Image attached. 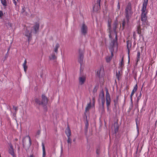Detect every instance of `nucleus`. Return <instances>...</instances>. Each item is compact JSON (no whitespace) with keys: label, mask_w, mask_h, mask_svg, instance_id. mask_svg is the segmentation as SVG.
I'll return each instance as SVG.
<instances>
[{"label":"nucleus","mask_w":157,"mask_h":157,"mask_svg":"<svg viewBox=\"0 0 157 157\" xmlns=\"http://www.w3.org/2000/svg\"><path fill=\"white\" fill-rule=\"evenodd\" d=\"M25 138H28L29 139V144H30V145H31V140L30 137L29 136H26L25 137Z\"/></svg>","instance_id":"c85d7f7f"},{"label":"nucleus","mask_w":157,"mask_h":157,"mask_svg":"<svg viewBox=\"0 0 157 157\" xmlns=\"http://www.w3.org/2000/svg\"><path fill=\"white\" fill-rule=\"evenodd\" d=\"M106 90V105L108 107V106L110 105V95L108 92V89L105 88Z\"/></svg>","instance_id":"423d86ee"},{"label":"nucleus","mask_w":157,"mask_h":157,"mask_svg":"<svg viewBox=\"0 0 157 157\" xmlns=\"http://www.w3.org/2000/svg\"><path fill=\"white\" fill-rule=\"evenodd\" d=\"M22 10H23V11H22L23 12H25V10L24 8H23Z\"/></svg>","instance_id":"79ce46f5"},{"label":"nucleus","mask_w":157,"mask_h":157,"mask_svg":"<svg viewBox=\"0 0 157 157\" xmlns=\"http://www.w3.org/2000/svg\"><path fill=\"white\" fill-rule=\"evenodd\" d=\"M117 129H118V128H116V129H115V131H116H116H117Z\"/></svg>","instance_id":"c03bdc74"},{"label":"nucleus","mask_w":157,"mask_h":157,"mask_svg":"<svg viewBox=\"0 0 157 157\" xmlns=\"http://www.w3.org/2000/svg\"><path fill=\"white\" fill-rule=\"evenodd\" d=\"M3 15V13L2 11H0V17H2Z\"/></svg>","instance_id":"72a5a7b5"},{"label":"nucleus","mask_w":157,"mask_h":157,"mask_svg":"<svg viewBox=\"0 0 157 157\" xmlns=\"http://www.w3.org/2000/svg\"><path fill=\"white\" fill-rule=\"evenodd\" d=\"M142 29H141L140 27V25H138L137 26V31L138 33L141 35L142 33Z\"/></svg>","instance_id":"aec40b11"},{"label":"nucleus","mask_w":157,"mask_h":157,"mask_svg":"<svg viewBox=\"0 0 157 157\" xmlns=\"http://www.w3.org/2000/svg\"><path fill=\"white\" fill-rule=\"evenodd\" d=\"M91 107V103L90 102L88 104L87 106L86 107L85 109V113L89 111ZM86 113H85V114Z\"/></svg>","instance_id":"5701e85b"},{"label":"nucleus","mask_w":157,"mask_h":157,"mask_svg":"<svg viewBox=\"0 0 157 157\" xmlns=\"http://www.w3.org/2000/svg\"><path fill=\"white\" fill-rule=\"evenodd\" d=\"M140 53L139 52H138L137 54V59H138L140 58Z\"/></svg>","instance_id":"473e14b6"},{"label":"nucleus","mask_w":157,"mask_h":157,"mask_svg":"<svg viewBox=\"0 0 157 157\" xmlns=\"http://www.w3.org/2000/svg\"><path fill=\"white\" fill-rule=\"evenodd\" d=\"M100 149L99 148H98L96 150V153L98 155L100 154Z\"/></svg>","instance_id":"7c9ffc66"},{"label":"nucleus","mask_w":157,"mask_h":157,"mask_svg":"<svg viewBox=\"0 0 157 157\" xmlns=\"http://www.w3.org/2000/svg\"><path fill=\"white\" fill-rule=\"evenodd\" d=\"M133 36L134 38V39H135V37H136V34H135V32H134L133 33Z\"/></svg>","instance_id":"c9c22d12"},{"label":"nucleus","mask_w":157,"mask_h":157,"mask_svg":"<svg viewBox=\"0 0 157 157\" xmlns=\"http://www.w3.org/2000/svg\"><path fill=\"white\" fill-rule=\"evenodd\" d=\"M98 87H95L94 90H93V92L94 93H95V92H96L97 91V89H98Z\"/></svg>","instance_id":"c756f323"},{"label":"nucleus","mask_w":157,"mask_h":157,"mask_svg":"<svg viewBox=\"0 0 157 157\" xmlns=\"http://www.w3.org/2000/svg\"><path fill=\"white\" fill-rule=\"evenodd\" d=\"M101 0H98L93 7V10L95 12L98 11L100 9V3Z\"/></svg>","instance_id":"0eeeda50"},{"label":"nucleus","mask_w":157,"mask_h":157,"mask_svg":"<svg viewBox=\"0 0 157 157\" xmlns=\"http://www.w3.org/2000/svg\"><path fill=\"white\" fill-rule=\"evenodd\" d=\"M9 146L10 147L9 148V153L13 156V157H16L12 144H10Z\"/></svg>","instance_id":"9d476101"},{"label":"nucleus","mask_w":157,"mask_h":157,"mask_svg":"<svg viewBox=\"0 0 157 157\" xmlns=\"http://www.w3.org/2000/svg\"><path fill=\"white\" fill-rule=\"evenodd\" d=\"M131 6V4L129 3L127 4L126 7L125 12L126 18L124 19L122 22V25L123 28L125 25L128 22L129 19L132 15Z\"/></svg>","instance_id":"f03ea898"},{"label":"nucleus","mask_w":157,"mask_h":157,"mask_svg":"<svg viewBox=\"0 0 157 157\" xmlns=\"http://www.w3.org/2000/svg\"><path fill=\"white\" fill-rule=\"evenodd\" d=\"M29 157H34V156L33 155H31Z\"/></svg>","instance_id":"a19ab883"},{"label":"nucleus","mask_w":157,"mask_h":157,"mask_svg":"<svg viewBox=\"0 0 157 157\" xmlns=\"http://www.w3.org/2000/svg\"><path fill=\"white\" fill-rule=\"evenodd\" d=\"M88 122H87L86 124V128L88 127Z\"/></svg>","instance_id":"4c0bfd02"},{"label":"nucleus","mask_w":157,"mask_h":157,"mask_svg":"<svg viewBox=\"0 0 157 157\" xmlns=\"http://www.w3.org/2000/svg\"><path fill=\"white\" fill-rule=\"evenodd\" d=\"M137 131H139V129H138V128H137Z\"/></svg>","instance_id":"de8ad7c7"},{"label":"nucleus","mask_w":157,"mask_h":157,"mask_svg":"<svg viewBox=\"0 0 157 157\" xmlns=\"http://www.w3.org/2000/svg\"><path fill=\"white\" fill-rule=\"evenodd\" d=\"M39 28V24L37 23H36L33 27L34 31V33L36 34L38 31Z\"/></svg>","instance_id":"4468645a"},{"label":"nucleus","mask_w":157,"mask_h":157,"mask_svg":"<svg viewBox=\"0 0 157 157\" xmlns=\"http://www.w3.org/2000/svg\"><path fill=\"white\" fill-rule=\"evenodd\" d=\"M114 125H115H115H116V128H117V123H114Z\"/></svg>","instance_id":"e433bc0d"},{"label":"nucleus","mask_w":157,"mask_h":157,"mask_svg":"<svg viewBox=\"0 0 157 157\" xmlns=\"http://www.w3.org/2000/svg\"><path fill=\"white\" fill-rule=\"evenodd\" d=\"M42 101H41L38 98H36L35 99V102L39 105H42L45 111L47 110V107L46 105L48 103V99L43 94L42 96Z\"/></svg>","instance_id":"39448f33"},{"label":"nucleus","mask_w":157,"mask_h":157,"mask_svg":"<svg viewBox=\"0 0 157 157\" xmlns=\"http://www.w3.org/2000/svg\"><path fill=\"white\" fill-rule=\"evenodd\" d=\"M13 2L14 3V4L16 6L17 5V2H16L15 0H13Z\"/></svg>","instance_id":"f704fd0d"},{"label":"nucleus","mask_w":157,"mask_h":157,"mask_svg":"<svg viewBox=\"0 0 157 157\" xmlns=\"http://www.w3.org/2000/svg\"><path fill=\"white\" fill-rule=\"evenodd\" d=\"M33 33L32 29L31 30V32L28 29H26L25 31V36L28 37V41L29 42L30 41L32 38V33Z\"/></svg>","instance_id":"6e6552de"},{"label":"nucleus","mask_w":157,"mask_h":157,"mask_svg":"<svg viewBox=\"0 0 157 157\" xmlns=\"http://www.w3.org/2000/svg\"><path fill=\"white\" fill-rule=\"evenodd\" d=\"M17 1H18V0H17Z\"/></svg>","instance_id":"09e8293b"},{"label":"nucleus","mask_w":157,"mask_h":157,"mask_svg":"<svg viewBox=\"0 0 157 157\" xmlns=\"http://www.w3.org/2000/svg\"><path fill=\"white\" fill-rule=\"evenodd\" d=\"M87 27L86 25L83 23L81 28V32L82 33L83 35H86L87 32Z\"/></svg>","instance_id":"1a4fd4ad"},{"label":"nucleus","mask_w":157,"mask_h":157,"mask_svg":"<svg viewBox=\"0 0 157 157\" xmlns=\"http://www.w3.org/2000/svg\"><path fill=\"white\" fill-rule=\"evenodd\" d=\"M86 80V77L84 75H81L78 78L79 83L80 85L84 84Z\"/></svg>","instance_id":"9b49d317"},{"label":"nucleus","mask_w":157,"mask_h":157,"mask_svg":"<svg viewBox=\"0 0 157 157\" xmlns=\"http://www.w3.org/2000/svg\"><path fill=\"white\" fill-rule=\"evenodd\" d=\"M39 133H40V131H39V132H38V134H39Z\"/></svg>","instance_id":"49530a36"},{"label":"nucleus","mask_w":157,"mask_h":157,"mask_svg":"<svg viewBox=\"0 0 157 157\" xmlns=\"http://www.w3.org/2000/svg\"><path fill=\"white\" fill-rule=\"evenodd\" d=\"M65 133L67 137H71V132L70 128H67L65 131Z\"/></svg>","instance_id":"dca6fc26"},{"label":"nucleus","mask_w":157,"mask_h":157,"mask_svg":"<svg viewBox=\"0 0 157 157\" xmlns=\"http://www.w3.org/2000/svg\"><path fill=\"white\" fill-rule=\"evenodd\" d=\"M116 76L117 78H118V74L117 72H116Z\"/></svg>","instance_id":"58836bf2"},{"label":"nucleus","mask_w":157,"mask_h":157,"mask_svg":"<svg viewBox=\"0 0 157 157\" xmlns=\"http://www.w3.org/2000/svg\"><path fill=\"white\" fill-rule=\"evenodd\" d=\"M9 49H10L9 48L8 50V52H7V53L8 52H9Z\"/></svg>","instance_id":"a18cd8bd"},{"label":"nucleus","mask_w":157,"mask_h":157,"mask_svg":"<svg viewBox=\"0 0 157 157\" xmlns=\"http://www.w3.org/2000/svg\"><path fill=\"white\" fill-rule=\"evenodd\" d=\"M128 62H129V56H128Z\"/></svg>","instance_id":"37998d69"},{"label":"nucleus","mask_w":157,"mask_h":157,"mask_svg":"<svg viewBox=\"0 0 157 157\" xmlns=\"http://www.w3.org/2000/svg\"><path fill=\"white\" fill-rule=\"evenodd\" d=\"M118 23L117 22H115L113 24V29L114 32V34L112 35L110 33L109 35L110 38H112L113 36H115V39L113 40L111 42V45L112 47L113 48L115 45L117 46V47L118 46V44L117 43V32L116 31V29L117 27Z\"/></svg>","instance_id":"7ed1b4c3"},{"label":"nucleus","mask_w":157,"mask_h":157,"mask_svg":"<svg viewBox=\"0 0 157 157\" xmlns=\"http://www.w3.org/2000/svg\"><path fill=\"white\" fill-rule=\"evenodd\" d=\"M112 56H113V52H111ZM112 58V56H107L106 58V61L107 62H109Z\"/></svg>","instance_id":"b1692460"},{"label":"nucleus","mask_w":157,"mask_h":157,"mask_svg":"<svg viewBox=\"0 0 157 157\" xmlns=\"http://www.w3.org/2000/svg\"><path fill=\"white\" fill-rule=\"evenodd\" d=\"M27 63V61L26 59H25L24 61V62L23 64V67H24V70L25 72L26 71L28 68V67L26 65Z\"/></svg>","instance_id":"6ab92c4d"},{"label":"nucleus","mask_w":157,"mask_h":157,"mask_svg":"<svg viewBox=\"0 0 157 157\" xmlns=\"http://www.w3.org/2000/svg\"><path fill=\"white\" fill-rule=\"evenodd\" d=\"M1 1L2 3L4 6H7L6 0H1Z\"/></svg>","instance_id":"bb28decb"},{"label":"nucleus","mask_w":157,"mask_h":157,"mask_svg":"<svg viewBox=\"0 0 157 157\" xmlns=\"http://www.w3.org/2000/svg\"><path fill=\"white\" fill-rule=\"evenodd\" d=\"M137 88V85L136 84L134 87V88L133 90L132 91V93L131 94V95H130V98L131 100L132 101V97L133 95L135 93L136 91Z\"/></svg>","instance_id":"2eb2a0df"},{"label":"nucleus","mask_w":157,"mask_h":157,"mask_svg":"<svg viewBox=\"0 0 157 157\" xmlns=\"http://www.w3.org/2000/svg\"><path fill=\"white\" fill-rule=\"evenodd\" d=\"M148 0H144L143 4V7L141 10L142 14L141 15V21H142L143 25L146 26V25H148V23L147 21L146 7L148 2Z\"/></svg>","instance_id":"f257e3e1"},{"label":"nucleus","mask_w":157,"mask_h":157,"mask_svg":"<svg viewBox=\"0 0 157 157\" xmlns=\"http://www.w3.org/2000/svg\"><path fill=\"white\" fill-rule=\"evenodd\" d=\"M115 83H116V86H117V80H115Z\"/></svg>","instance_id":"ea45409f"},{"label":"nucleus","mask_w":157,"mask_h":157,"mask_svg":"<svg viewBox=\"0 0 157 157\" xmlns=\"http://www.w3.org/2000/svg\"><path fill=\"white\" fill-rule=\"evenodd\" d=\"M124 65V62L123 61V58L122 57L119 64V68L121 69H122L123 68Z\"/></svg>","instance_id":"f3484780"},{"label":"nucleus","mask_w":157,"mask_h":157,"mask_svg":"<svg viewBox=\"0 0 157 157\" xmlns=\"http://www.w3.org/2000/svg\"><path fill=\"white\" fill-rule=\"evenodd\" d=\"M68 146H71L72 142V140L71 137H67V140Z\"/></svg>","instance_id":"412c9836"},{"label":"nucleus","mask_w":157,"mask_h":157,"mask_svg":"<svg viewBox=\"0 0 157 157\" xmlns=\"http://www.w3.org/2000/svg\"><path fill=\"white\" fill-rule=\"evenodd\" d=\"M104 75V72L103 70H99L97 71V75L99 78L102 77Z\"/></svg>","instance_id":"ddd939ff"},{"label":"nucleus","mask_w":157,"mask_h":157,"mask_svg":"<svg viewBox=\"0 0 157 157\" xmlns=\"http://www.w3.org/2000/svg\"><path fill=\"white\" fill-rule=\"evenodd\" d=\"M127 48L128 49V53H129V47H130L131 45V43L129 42L128 41H127Z\"/></svg>","instance_id":"a878e982"},{"label":"nucleus","mask_w":157,"mask_h":157,"mask_svg":"<svg viewBox=\"0 0 157 157\" xmlns=\"http://www.w3.org/2000/svg\"><path fill=\"white\" fill-rule=\"evenodd\" d=\"M56 56L55 54H52L51 56L49 57L50 60H54L56 59Z\"/></svg>","instance_id":"393cba45"},{"label":"nucleus","mask_w":157,"mask_h":157,"mask_svg":"<svg viewBox=\"0 0 157 157\" xmlns=\"http://www.w3.org/2000/svg\"><path fill=\"white\" fill-rule=\"evenodd\" d=\"M6 25L8 28L11 27L12 24L10 23L9 22L8 23L6 24Z\"/></svg>","instance_id":"cd10ccee"},{"label":"nucleus","mask_w":157,"mask_h":157,"mask_svg":"<svg viewBox=\"0 0 157 157\" xmlns=\"http://www.w3.org/2000/svg\"><path fill=\"white\" fill-rule=\"evenodd\" d=\"M59 44L57 43L55 46L54 48V51L56 53H57L58 49L59 48Z\"/></svg>","instance_id":"4be33fe9"},{"label":"nucleus","mask_w":157,"mask_h":157,"mask_svg":"<svg viewBox=\"0 0 157 157\" xmlns=\"http://www.w3.org/2000/svg\"><path fill=\"white\" fill-rule=\"evenodd\" d=\"M79 52V61L81 63L82 62V59L83 58V52L81 49H79L78 50Z\"/></svg>","instance_id":"f8f14e48"},{"label":"nucleus","mask_w":157,"mask_h":157,"mask_svg":"<svg viewBox=\"0 0 157 157\" xmlns=\"http://www.w3.org/2000/svg\"><path fill=\"white\" fill-rule=\"evenodd\" d=\"M42 150H43V155L42 157H45L46 156V151L44 146V143H42Z\"/></svg>","instance_id":"a211bd4d"},{"label":"nucleus","mask_w":157,"mask_h":157,"mask_svg":"<svg viewBox=\"0 0 157 157\" xmlns=\"http://www.w3.org/2000/svg\"><path fill=\"white\" fill-rule=\"evenodd\" d=\"M13 108L15 110V111L16 112L18 109V107H15L14 106H13Z\"/></svg>","instance_id":"2f4dec72"},{"label":"nucleus","mask_w":157,"mask_h":157,"mask_svg":"<svg viewBox=\"0 0 157 157\" xmlns=\"http://www.w3.org/2000/svg\"><path fill=\"white\" fill-rule=\"evenodd\" d=\"M98 101L100 105L99 110L103 113L104 112V106L105 103L104 94L103 90H102L100 93Z\"/></svg>","instance_id":"20e7f679"}]
</instances>
